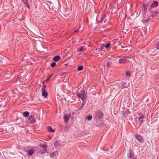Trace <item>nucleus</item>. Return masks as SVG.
<instances>
[{
  "mask_svg": "<svg viewBox=\"0 0 159 159\" xmlns=\"http://www.w3.org/2000/svg\"><path fill=\"white\" fill-rule=\"evenodd\" d=\"M77 95L78 97L80 98L82 100H83L86 98V93L84 91H83L78 93Z\"/></svg>",
  "mask_w": 159,
  "mask_h": 159,
  "instance_id": "obj_1",
  "label": "nucleus"
},
{
  "mask_svg": "<svg viewBox=\"0 0 159 159\" xmlns=\"http://www.w3.org/2000/svg\"><path fill=\"white\" fill-rule=\"evenodd\" d=\"M40 152L42 154H43L45 152L47 149V146L45 144H41L40 146Z\"/></svg>",
  "mask_w": 159,
  "mask_h": 159,
  "instance_id": "obj_2",
  "label": "nucleus"
},
{
  "mask_svg": "<svg viewBox=\"0 0 159 159\" xmlns=\"http://www.w3.org/2000/svg\"><path fill=\"white\" fill-rule=\"evenodd\" d=\"M46 88V86L45 85H43L42 88V95L44 98H46L48 95V93L45 90Z\"/></svg>",
  "mask_w": 159,
  "mask_h": 159,
  "instance_id": "obj_3",
  "label": "nucleus"
},
{
  "mask_svg": "<svg viewBox=\"0 0 159 159\" xmlns=\"http://www.w3.org/2000/svg\"><path fill=\"white\" fill-rule=\"evenodd\" d=\"M6 155L9 157L12 158L13 157V154L10 150H7L6 152Z\"/></svg>",
  "mask_w": 159,
  "mask_h": 159,
  "instance_id": "obj_4",
  "label": "nucleus"
},
{
  "mask_svg": "<svg viewBox=\"0 0 159 159\" xmlns=\"http://www.w3.org/2000/svg\"><path fill=\"white\" fill-rule=\"evenodd\" d=\"M136 138L137 139L140 143H143L144 141L142 137L139 134H136Z\"/></svg>",
  "mask_w": 159,
  "mask_h": 159,
  "instance_id": "obj_5",
  "label": "nucleus"
},
{
  "mask_svg": "<svg viewBox=\"0 0 159 159\" xmlns=\"http://www.w3.org/2000/svg\"><path fill=\"white\" fill-rule=\"evenodd\" d=\"M128 61L127 60L125 57L121 58L119 60V63L120 64L125 63L127 62Z\"/></svg>",
  "mask_w": 159,
  "mask_h": 159,
  "instance_id": "obj_6",
  "label": "nucleus"
},
{
  "mask_svg": "<svg viewBox=\"0 0 159 159\" xmlns=\"http://www.w3.org/2000/svg\"><path fill=\"white\" fill-rule=\"evenodd\" d=\"M128 154L129 157L130 158V159H136L134 156V153L131 151L129 152Z\"/></svg>",
  "mask_w": 159,
  "mask_h": 159,
  "instance_id": "obj_7",
  "label": "nucleus"
},
{
  "mask_svg": "<svg viewBox=\"0 0 159 159\" xmlns=\"http://www.w3.org/2000/svg\"><path fill=\"white\" fill-rule=\"evenodd\" d=\"M28 120H30V123H33L35 122V120L33 119V116L32 115H30L28 118Z\"/></svg>",
  "mask_w": 159,
  "mask_h": 159,
  "instance_id": "obj_8",
  "label": "nucleus"
},
{
  "mask_svg": "<svg viewBox=\"0 0 159 159\" xmlns=\"http://www.w3.org/2000/svg\"><path fill=\"white\" fill-rule=\"evenodd\" d=\"M61 58V57L58 55H57L53 58L52 60L55 61H57Z\"/></svg>",
  "mask_w": 159,
  "mask_h": 159,
  "instance_id": "obj_9",
  "label": "nucleus"
},
{
  "mask_svg": "<svg viewBox=\"0 0 159 159\" xmlns=\"http://www.w3.org/2000/svg\"><path fill=\"white\" fill-rule=\"evenodd\" d=\"M98 49L99 50L105 52V45L104 44H102L98 48ZM98 48L96 49V50Z\"/></svg>",
  "mask_w": 159,
  "mask_h": 159,
  "instance_id": "obj_10",
  "label": "nucleus"
},
{
  "mask_svg": "<svg viewBox=\"0 0 159 159\" xmlns=\"http://www.w3.org/2000/svg\"><path fill=\"white\" fill-rule=\"evenodd\" d=\"M29 112L26 111L23 113V116L24 117H27L29 116Z\"/></svg>",
  "mask_w": 159,
  "mask_h": 159,
  "instance_id": "obj_11",
  "label": "nucleus"
},
{
  "mask_svg": "<svg viewBox=\"0 0 159 159\" xmlns=\"http://www.w3.org/2000/svg\"><path fill=\"white\" fill-rule=\"evenodd\" d=\"M68 118H69L68 115L67 116H66V115L64 116V121L66 123L68 122Z\"/></svg>",
  "mask_w": 159,
  "mask_h": 159,
  "instance_id": "obj_12",
  "label": "nucleus"
},
{
  "mask_svg": "<svg viewBox=\"0 0 159 159\" xmlns=\"http://www.w3.org/2000/svg\"><path fill=\"white\" fill-rule=\"evenodd\" d=\"M158 3L157 2L155 1L151 5V7H154L155 6H157L158 5Z\"/></svg>",
  "mask_w": 159,
  "mask_h": 159,
  "instance_id": "obj_13",
  "label": "nucleus"
},
{
  "mask_svg": "<svg viewBox=\"0 0 159 159\" xmlns=\"http://www.w3.org/2000/svg\"><path fill=\"white\" fill-rule=\"evenodd\" d=\"M23 1L25 5L27 6V7L29 8V6L27 0H23Z\"/></svg>",
  "mask_w": 159,
  "mask_h": 159,
  "instance_id": "obj_14",
  "label": "nucleus"
},
{
  "mask_svg": "<svg viewBox=\"0 0 159 159\" xmlns=\"http://www.w3.org/2000/svg\"><path fill=\"white\" fill-rule=\"evenodd\" d=\"M143 118H144V116L142 114L139 115L137 117V118L138 119V120H139L140 119Z\"/></svg>",
  "mask_w": 159,
  "mask_h": 159,
  "instance_id": "obj_15",
  "label": "nucleus"
},
{
  "mask_svg": "<svg viewBox=\"0 0 159 159\" xmlns=\"http://www.w3.org/2000/svg\"><path fill=\"white\" fill-rule=\"evenodd\" d=\"M48 131L50 132H54V130L52 129V127L50 126H48Z\"/></svg>",
  "mask_w": 159,
  "mask_h": 159,
  "instance_id": "obj_16",
  "label": "nucleus"
},
{
  "mask_svg": "<svg viewBox=\"0 0 159 159\" xmlns=\"http://www.w3.org/2000/svg\"><path fill=\"white\" fill-rule=\"evenodd\" d=\"M34 152V151L33 150H30L28 152V154L30 156L32 155Z\"/></svg>",
  "mask_w": 159,
  "mask_h": 159,
  "instance_id": "obj_17",
  "label": "nucleus"
},
{
  "mask_svg": "<svg viewBox=\"0 0 159 159\" xmlns=\"http://www.w3.org/2000/svg\"><path fill=\"white\" fill-rule=\"evenodd\" d=\"M87 120H91L92 119V116L90 115H88L86 116Z\"/></svg>",
  "mask_w": 159,
  "mask_h": 159,
  "instance_id": "obj_18",
  "label": "nucleus"
},
{
  "mask_svg": "<svg viewBox=\"0 0 159 159\" xmlns=\"http://www.w3.org/2000/svg\"><path fill=\"white\" fill-rule=\"evenodd\" d=\"M149 20V19L146 18H144L143 20V21L145 23H147Z\"/></svg>",
  "mask_w": 159,
  "mask_h": 159,
  "instance_id": "obj_19",
  "label": "nucleus"
},
{
  "mask_svg": "<svg viewBox=\"0 0 159 159\" xmlns=\"http://www.w3.org/2000/svg\"><path fill=\"white\" fill-rule=\"evenodd\" d=\"M131 75L129 72H126L125 74V76L127 77H130Z\"/></svg>",
  "mask_w": 159,
  "mask_h": 159,
  "instance_id": "obj_20",
  "label": "nucleus"
},
{
  "mask_svg": "<svg viewBox=\"0 0 159 159\" xmlns=\"http://www.w3.org/2000/svg\"><path fill=\"white\" fill-rule=\"evenodd\" d=\"M83 69V67L82 66H79L77 68L78 70L80 71L82 70Z\"/></svg>",
  "mask_w": 159,
  "mask_h": 159,
  "instance_id": "obj_21",
  "label": "nucleus"
},
{
  "mask_svg": "<svg viewBox=\"0 0 159 159\" xmlns=\"http://www.w3.org/2000/svg\"><path fill=\"white\" fill-rule=\"evenodd\" d=\"M111 44L110 43H107V45H105V48L107 49H108L110 47Z\"/></svg>",
  "mask_w": 159,
  "mask_h": 159,
  "instance_id": "obj_22",
  "label": "nucleus"
},
{
  "mask_svg": "<svg viewBox=\"0 0 159 159\" xmlns=\"http://www.w3.org/2000/svg\"><path fill=\"white\" fill-rule=\"evenodd\" d=\"M85 50V49L84 48V46L80 48L79 49V50L80 51H82L83 50Z\"/></svg>",
  "mask_w": 159,
  "mask_h": 159,
  "instance_id": "obj_23",
  "label": "nucleus"
},
{
  "mask_svg": "<svg viewBox=\"0 0 159 159\" xmlns=\"http://www.w3.org/2000/svg\"><path fill=\"white\" fill-rule=\"evenodd\" d=\"M56 64V63L55 62H53L51 64V66L52 67H53L55 66Z\"/></svg>",
  "mask_w": 159,
  "mask_h": 159,
  "instance_id": "obj_24",
  "label": "nucleus"
},
{
  "mask_svg": "<svg viewBox=\"0 0 159 159\" xmlns=\"http://www.w3.org/2000/svg\"><path fill=\"white\" fill-rule=\"evenodd\" d=\"M105 16H103L102 18L101 19V20L99 21V22H102V21H103V20L105 19Z\"/></svg>",
  "mask_w": 159,
  "mask_h": 159,
  "instance_id": "obj_25",
  "label": "nucleus"
},
{
  "mask_svg": "<svg viewBox=\"0 0 159 159\" xmlns=\"http://www.w3.org/2000/svg\"><path fill=\"white\" fill-rule=\"evenodd\" d=\"M159 14V12L158 11H155V14L153 15L154 16L157 15Z\"/></svg>",
  "mask_w": 159,
  "mask_h": 159,
  "instance_id": "obj_26",
  "label": "nucleus"
},
{
  "mask_svg": "<svg viewBox=\"0 0 159 159\" xmlns=\"http://www.w3.org/2000/svg\"><path fill=\"white\" fill-rule=\"evenodd\" d=\"M110 65V63L109 62H108L107 64V67H108Z\"/></svg>",
  "mask_w": 159,
  "mask_h": 159,
  "instance_id": "obj_27",
  "label": "nucleus"
},
{
  "mask_svg": "<svg viewBox=\"0 0 159 159\" xmlns=\"http://www.w3.org/2000/svg\"><path fill=\"white\" fill-rule=\"evenodd\" d=\"M57 142H56L54 143V146H57Z\"/></svg>",
  "mask_w": 159,
  "mask_h": 159,
  "instance_id": "obj_28",
  "label": "nucleus"
},
{
  "mask_svg": "<svg viewBox=\"0 0 159 159\" xmlns=\"http://www.w3.org/2000/svg\"><path fill=\"white\" fill-rule=\"evenodd\" d=\"M157 47L159 48V43L157 44Z\"/></svg>",
  "mask_w": 159,
  "mask_h": 159,
  "instance_id": "obj_29",
  "label": "nucleus"
},
{
  "mask_svg": "<svg viewBox=\"0 0 159 159\" xmlns=\"http://www.w3.org/2000/svg\"><path fill=\"white\" fill-rule=\"evenodd\" d=\"M125 57L126 58V57H128V58H131L130 57H129V56H126V57Z\"/></svg>",
  "mask_w": 159,
  "mask_h": 159,
  "instance_id": "obj_30",
  "label": "nucleus"
},
{
  "mask_svg": "<svg viewBox=\"0 0 159 159\" xmlns=\"http://www.w3.org/2000/svg\"><path fill=\"white\" fill-rule=\"evenodd\" d=\"M78 31V30H75V32H77Z\"/></svg>",
  "mask_w": 159,
  "mask_h": 159,
  "instance_id": "obj_31",
  "label": "nucleus"
}]
</instances>
